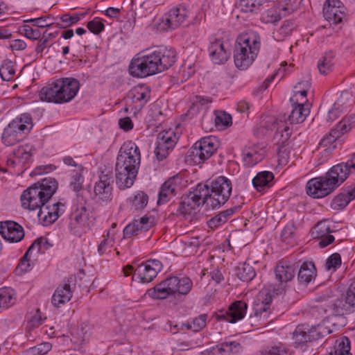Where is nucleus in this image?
Segmentation results:
<instances>
[{"label":"nucleus","instance_id":"1","mask_svg":"<svg viewBox=\"0 0 355 355\" xmlns=\"http://www.w3.org/2000/svg\"><path fill=\"white\" fill-rule=\"evenodd\" d=\"M175 61L174 49L159 47L152 52H143L135 57L129 66V72L134 77L144 78L168 69Z\"/></svg>","mask_w":355,"mask_h":355},{"label":"nucleus","instance_id":"2","mask_svg":"<svg viewBox=\"0 0 355 355\" xmlns=\"http://www.w3.org/2000/svg\"><path fill=\"white\" fill-rule=\"evenodd\" d=\"M141 162L139 147L131 141L121 147L115 164L116 184L120 189L131 187L137 178Z\"/></svg>","mask_w":355,"mask_h":355},{"label":"nucleus","instance_id":"3","mask_svg":"<svg viewBox=\"0 0 355 355\" xmlns=\"http://www.w3.org/2000/svg\"><path fill=\"white\" fill-rule=\"evenodd\" d=\"M58 188V181L53 178H45L27 188L21 196V206L33 211L40 209L48 203Z\"/></svg>","mask_w":355,"mask_h":355},{"label":"nucleus","instance_id":"4","mask_svg":"<svg viewBox=\"0 0 355 355\" xmlns=\"http://www.w3.org/2000/svg\"><path fill=\"white\" fill-rule=\"evenodd\" d=\"M80 89L79 82L73 78H60L44 87L40 98L49 103H64L71 101Z\"/></svg>","mask_w":355,"mask_h":355},{"label":"nucleus","instance_id":"5","mask_svg":"<svg viewBox=\"0 0 355 355\" xmlns=\"http://www.w3.org/2000/svg\"><path fill=\"white\" fill-rule=\"evenodd\" d=\"M260 46V37L257 33L249 31L239 35L234 54L235 66L241 70L249 67L257 58Z\"/></svg>","mask_w":355,"mask_h":355},{"label":"nucleus","instance_id":"6","mask_svg":"<svg viewBox=\"0 0 355 355\" xmlns=\"http://www.w3.org/2000/svg\"><path fill=\"white\" fill-rule=\"evenodd\" d=\"M343 173L342 168L334 166L325 175L309 180L306 187L307 194L314 198L328 196L345 181L343 178L345 174Z\"/></svg>","mask_w":355,"mask_h":355},{"label":"nucleus","instance_id":"7","mask_svg":"<svg viewBox=\"0 0 355 355\" xmlns=\"http://www.w3.org/2000/svg\"><path fill=\"white\" fill-rule=\"evenodd\" d=\"M92 211L91 208L79 193L73 199L71 212L69 216L68 228L76 236H81L91 228Z\"/></svg>","mask_w":355,"mask_h":355},{"label":"nucleus","instance_id":"8","mask_svg":"<svg viewBox=\"0 0 355 355\" xmlns=\"http://www.w3.org/2000/svg\"><path fill=\"white\" fill-rule=\"evenodd\" d=\"M193 286L191 279L187 277H169L147 291L148 295L155 299L163 300L168 296L187 295Z\"/></svg>","mask_w":355,"mask_h":355},{"label":"nucleus","instance_id":"9","mask_svg":"<svg viewBox=\"0 0 355 355\" xmlns=\"http://www.w3.org/2000/svg\"><path fill=\"white\" fill-rule=\"evenodd\" d=\"M207 196L208 186L199 183L193 191L182 196L178 214L185 216L196 213L201 205H207Z\"/></svg>","mask_w":355,"mask_h":355},{"label":"nucleus","instance_id":"10","mask_svg":"<svg viewBox=\"0 0 355 355\" xmlns=\"http://www.w3.org/2000/svg\"><path fill=\"white\" fill-rule=\"evenodd\" d=\"M217 148L218 142L215 137H204L189 150L187 161L193 164H201L212 156Z\"/></svg>","mask_w":355,"mask_h":355},{"label":"nucleus","instance_id":"11","mask_svg":"<svg viewBox=\"0 0 355 355\" xmlns=\"http://www.w3.org/2000/svg\"><path fill=\"white\" fill-rule=\"evenodd\" d=\"M232 189L229 179L224 176L217 178L211 182V193L208 187L207 206L216 209L224 205L229 199Z\"/></svg>","mask_w":355,"mask_h":355},{"label":"nucleus","instance_id":"12","mask_svg":"<svg viewBox=\"0 0 355 355\" xmlns=\"http://www.w3.org/2000/svg\"><path fill=\"white\" fill-rule=\"evenodd\" d=\"M332 331L324 322L308 329L304 325H299L293 332V345L295 348L302 347L308 342L316 340L331 334Z\"/></svg>","mask_w":355,"mask_h":355},{"label":"nucleus","instance_id":"13","mask_svg":"<svg viewBox=\"0 0 355 355\" xmlns=\"http://www.w3.org/2000/svg\"><path fill=\"white\" fill-rule=\"evenodd\" d=\"M286 119V115H284L280 119V123H277V134L276 139H278L277 141V155H278V163L279 165H286L288 163L289 159L288 149L286 146V143L288 141L291 137V130L286 123L283 122V120Z\"/></svg>","mask_w":355,"mask_h":355},{"label":"nucleus","instance_id":"14","mask_svg":"<svg viewBox=\"0 0 355 355\" xmlns=\"http://www.w3.org/2000/svg\"><path fill=\"white\" fill-rule=\"evenodd\" d=\"M189 14L187 6L183 4L171 9L162 19V28L175 29L186 20Z\"/></svg>","mask_w":355,"mask_h":355},{"label":"nucleus","instance_id":"15","mask_svg":"<svg viewBox=\"0 0 355 355\" xmlns=\"http://www.w3.org/2000/svg\"><path fill=\"white\" fill-rule=\"evenodd\" d=\"M162 270V264L157 259H149L139 265L133 275L140 282L146 284L152 282Z\"/></svg>","mask_w":355,"mask_h":355},{"label":"nucleus","instance_id":"16","mask_svg":"<svg viewBox=\"0 0 355 355\" xmlns=\"http://www.w3.org/2000/svg\"><path fill=\"white\" fill-rule=\"evenodd\" d=\"M323 15L334 25L343 24L346 19L345 8L339 0H327L323 7Z\"/></svg>","mask_w":355,"mask_h":355},{"label":"nucleus","instance_id":"17","mask_svg":"<svg viewBox=\"0 0 355 355\" xmlns=\"http://www.w3.org/2000/svg\"><path fill=\"white\" fill-rule=\"evenodd\" d=\"M176 144V137L173 131H164L157 135L155 153L158 160L167 157Z\"/></svg>","mask_w":355,"mask_h":355},{"label":"nucleus","instance_id":"18","mask_svg":"<svg viewBox=\"0 0 355 355\" xmlns=\"http://www.w3.org/2000/svg\"><path fill=\"white\" fill-rule=\"evenodd\" d=\"M64 208L65 205L61 202H53L52 205H49V202L39 209L37 217L45 225L52 224L64 213Z\"/></svg>","mask_w":355,"mask_h":355},{"label":"nucleus","instance_id":"19","mask_svg":"<svg viewBox=\"0 0 355 355\" xmlns=\"http://www.w3.org/2000/svg\"><path fill=\"white\" fill-rule=\"evenodd\" d=\"M112 176L110 174L102 173L99 180L94 186L95 198L100 203H107L112 198V188L111 187Z\"/></svg>","mask_w":355,"mask_h":355},{"label":"nucleus","instance_id":"20","mask_svg":"<svg viewBox=\"0 0 355 355\" xmlns=\"http://www.w3.org/2000/svg\"><path fill=\"white\" fill-rule=\"evenodd\" d=\"M0 234L11 243H17L24 236L23 227L11 220L0 222Z\"/></svg>","mask_w":355,"mask_h":355},{"label":"nucleus","instance_id":"21","mask_svg":"<svg viewBox=\"0 0 355 355\" xmlns=\"http://www.w3.org/2000/svg\"><path fill=\"white\" fill-rule=\"evenodd\" d=\"M182 179L174 175L164 182L159 192L158 204L166 202L181 189Z\"/></svg>","mask_w":355,"mask_h":355},{"label":"nucleus","instance_id":"22","mask_svg":"<svg viewBox=\"0 0 355 355\" xmlns=\"http://www.w3.org/2000/svg\"><path fill=\"white\" fill-rule=\"evenodd\" d=\"M248 309V304L243 301H236L232 303L227 311L220 312L218 318L226 320L230 323H234L244 318Z\"/></svg>","mask_w":355,"mask_h":355},{"label":"nucleus","instance_id":"23","mask_svg":"<svg viewBox=\"0 0 355 355\" xmlns=\"http://www.w3.org/2000/svg\"><path fill=\"white\" fill-rule=\"evenodd\" d=\"M272 289L270 286L268 288H263L257 296L254 302L253 310L254 315H250V319L254 321V318H257L263 312H266L269 309L270 304L272 300Z\"/></svg>","mask_w":355,"mask_h":355},{"label":"nucleus","instance_id":"24","mask_svg":"<svg viewBox=\"0 0 355 355\" xmlns=\"http://www.w3.org/2000/svg\"><path fill=\"white\" fill-rule=\"evenodd\" d=\"M208 51L210 58L214 64H224L230 57V52L220 40H215L214 42H211Z\"/></svg>","mask_w":355,"mask_h":355},{"label":"nucleus","instance_id":"25","mask_svg":"<svg viewBox=\"0 0 355 355\" xmlns=\"http://www.w3.org/2000/svg\"><path fill=\"white\" fill-rule=\"evenodd\" d=\"M265 153V149L259 145L246 147L242 153L243 162L246 166L252 167L263 159Z\"/></svg>","mask_w":355,"mask_h":355},{"label":"nucleus","instance_id":"26","mask_svg":"<svg viewBox=\"0 0 355 355\" xmlns=\"http://www.w3.org/2000/svg\"><path fill=\"white\" fill-rule=\"evenodd\" d=\"M133 103H138L136 109L141 110L150 98V89L144 85H137L132 88L128 95Z\"/></svg>","mask_w":355,"mask_h":355},{"label":"nucleus","instance_id":"27","mask_svg":"<svg viewBox=\"0 0 355 355\" xmlns=\"http://www.w3.org/2000/svg\"><path fill=\"white\" fill-rule=\"evenodd\" d=\"M73 295V290L68 283L58 286L51 298L52 304L57 308L68 302Z\"/></svg>","mask_w":355,"mask_h":355},{"label":"nucleus","instance_id":"28","mask_svg":"<svg viewBox=\"0 0 355 355\" xmlns=\"http://www.w3.org/2000/svg\"><path fill=\"white\" fill-rule=\"evenodd\" d=\"M296 268L286 261H281L275 267L276 279L281 283H286L295 277Z\"/></svg>","mask_w":355,"mask_h":355},{"label":"nucleus","instance_id":"29","mask_svg":"<svg viewBox=\"0 0 355 355\" xmlns=\"http://www.w3.org/2000/svg\"><path fill=\"white\" fill-rule=\"evenodd\" d=\"M310 110L308 104L304 103L293 105V109L288 116L291 124L302 123L309 114Z\"/></svg>","mask_w":355,"mask_h":355},{"label":"nucleus","instance_id":"30","mask_svg":"<svg viewBox=\"0 0 355 355\" xmlns=\"http://www.w3.org/2000/svg\"><path fill=\"white\" fill-rule=\"evenodd\" d=\"M16 125L15 123H10L4 129L1 139L7 146L16 144L23 138L24 133L16 129Z\"/></svg>","mask_w":355,"mask_h":355},{"label":"nucleus","instance_id":"31","mask_svg":"<svg viewBox=\"0 0 355 355\" xmlns=\"http://www.w3.org/2000/svg\"><path fill=\"white\" fill-rule=\"evenodd\" d=\"M316 277V269L312 262H304L298 271L297 278L300 284L307 285Z\"/></svg>","mask_w":355,"mask_h":355},{"label":"nucleus","instance_id":"32","mask_svg":"<svg viewBox=\"0 0 355 355\" xmlns=\"http://www.w3.org/2000/svg\"><path fill=\"white\" fill-rule=\"evenodd\" d=\"M288 13L284 4H277L267 10L262 15V21L265 23H275Z\"/></svg>","mask_w":355,"mask_h":355},{"label":"nucleus","instance_id":"33","mask_svg":"<svg viewBox=\"0 0 355 355\" xmlns=\"http://www.w3.org/2000/svg\"><path fill=\"white\" fill-rule=\"evenodd\" d=\"M239 208L240 207H234L220 211L208 220V226L211 229L218 228L225 224Z\"/></svg>","mask_w":355,"mask_h":355},{"label":"nucleus","instance_id":"34","mask_svg":"<svg viewBox=\"0 0 355 355\" xmlns=\"http://www.w3.org/2000/svg\"><path fill=\"white\" fill-rule=\"evenodd\" d=\"M274 179V175L272 172L264 171L259 172L252 179V184L254 187L261 192L266 187H270Z\"/></svg>","mask_w":355,"mask_h":355},{"label":"nucleus","instance_id":"35","mask_svg":"<svg viewBox=\"0 0 355 355\" xmlns=\"http://www.w3.org/2000/svg\"><path fill=\"white\" fill-rule=\"evenodd\" d=\"M296 26L293 20H285L281 26L273 31L272 37L276 41H283L292 33Z\"/></svg>","mask_w":355,"mask_h":355},{"label":"nucleus","instance_id":"36","mask_svg":"<svg viewBox=\"0 0 355 355\" xmlns=\"http://www.w3.org/2000/svg\"><path fill=\"white\" fill-rule=\"evenodd\" d=\"M349 307L346 300H344L343 297H340L331 300L329 303L328 309H327L326 311H329L333 315H340L344 314Z\"/></svg>","mask_w":355,"mask_h":355},{"label":"nucleus","instance_id":"37","mask_svg":"<svg viewBox=\"0 0 355 355\" xmlns=\"http://www.w3.org/2000/svg\"><path fill=\"white\" fill-rule=\"evenodd\" d=\"M10 123H15L16 129L26 134L30 132L33 127L32 118L28 113L21 114L17 116Z\"/></svg>","mask_w":355,"mask_h":355},{"label":"nucleus","instance_id":"38","mask_svg":"<svg viewBox=\"0 0 355 355\" xmlns=\"http://www.w3.org/2000/svg\"><path fill=\"white\" fill-rule=\"evenodd\" d=\"M236 275L241 280L248 282L254 278L256 272L251 265L242 263L236 267Z\"/></svg>","mask_w":355,"mask_h":355},{"label":"nucleus","instance_id":"39","mask_svg":"<svg viewBox=\"0 0 355 355\" xmlns=\"http://www.w3.org/2000/svg\"><path fill=\"white\" fill-rule=\"evenodd\" d=\"M334 57L332 53H327L319 60L318 68L320 74L327 75L333 70Z\"/></svg>","mask_w":355,"mask_h":355},{"label":"nucleus","instance_id":"40","mask_svg":"<svg viewBox=\"0 0 355 355\" xmlns=\"http://www.w3.org/2000/svg\"><path fill=\"white\" fill-rule=\"evenodd\" d=\"M343 134L338 131V129L336 127L332 129L331 132L326 135L320 142V148H325L324 150L329 148H335L336 146L334 144V142L338 139Z\"/></svg>","mask_w":355,"mask_h":355},{"label":"nucleus","instance_id":"41","mask_svg":"<svg viewBox=\"0 0 355 355\" xmlns=\"http://www.w3.org/2000/svg\"><path fill=\"white\" fill-rule=\"evenodd\" d=\"M15 74L14 63L10 60H4L0 66V76L4 81L13 79Z\"/></svg>","mask_w":355,"mask_h":355},{"label":"nucleus","instance_id":"42","mask_svg":"<svg viewBox=\"0 0 355 355\" xmlns=\"http://www.w3.org/2000/svg\"><path fill=\"white\" fill-rule=\"evenodd\" d=\"M350 197L348 196L345 189L337 195L331 202V208L334 210H340L345 208L351 201Z\"/></svg>","mask_w":355,"mask_h":355},{"label":"nucleus","instance_id":"43","mask_svg":"<svg viewBox=\"0 0 355 355\" xmlns=\"http://www.w3.org/2000/svg\"><path fill=\"white\" fill-rule=\"evenodd\" d=\"M13 291L10 288H0V308H8L15 303Z\"/></svg>","mask_w":355,"mask_h":355},{"label":"nucleus","instance_id":"44","mask_svg":"<svg viewBox=\"0 0 355 355\" xmlns=\"http://www.w3.org/2000/svg\"><path fill=\"white\" fill-rule=\"evenodd\" d=\"M264 0H240L239 6L244 12H252L259 10Z\"/></svg>","mask_w":355,"mask_h":355},{"label":"nucleus","instance_id":"45","mask_svg":"<svg viewBox=\"0 0 355 355\" xmlns=\"http://www.w3.org/2000/svg\"><path fill=\"white\" fill-rule=\"evenodd\" d=\"M32 251H29V248L27 250L26 253L21 257L19 263L15 268V273L17 275H21L32 268V265L30 261L29 256Z\"/></svg>","mask_w":355,"mask_h":355},{"label":"nucleus","instance_id":"46","mask_svg":"<svg viewBox=\"0 0 355 355\" xmlns=\"http://www.w3.org/2000/svg\"><path fill=\"white\" fill-rule=\"evenodd\" d=\"M214 122L218 128H227L232 124V116L225 111H216Z\"/></svg>","mask_w":355,"mask_h":355},{"label":"nucleus","instance_id":"47","mask_svg":"<svg viewBox=\"0 0 355 355\" xmlns=\"http://www.w3.org/2000/svg\"><path fill=\"white\" fill-rule=\"evenodd\" d=\"M354 126H355V114L344 117L336 125L338 131L343 135L349 132Z\"/></svg>","mask_w":355,"mask_h":355},{"label":"nucleus","instance_id":"48","mask_svg":"<svg viewBox=\"0 0 355 355\" xmlns=\"http://www.w3.org/2000/svg\"><path fill=\"white\" fill-rule=\"evenodd\" d=\"M148 196L143 191H138L132 200V207L139 210L144 209L148 204Z\"/></svg>","mask_w":355,"mask_h":355},{"label":"nucleus","instance_id":"49","mask_svg":"<svg viewBox=\"0 0 355 355\" xmlns=\"http://www.w3.org/2000/svg\"><path fill=\"white\" fill-rule=\"evenodd\" d=\"M82 15L73 14H64L60 17L62 24H57V27L60 28H65L76 24L80 19Z\"/></svg>","mask_w":355,"mask_h":355},{"label":"nucleus","instance_id":"50","mask_svg":"<svg viewBox=\"0 0 355 355\" xmlns=\"http://www.w3.org/2000/svg\"><path fill=\"white\" fill-rule=\"evenodd\" d=\"M331 232V225L327 220L320 221L315 226L313 234L315 238L325 236Z\"/></svg>","mask_w":355,"mask_h":355},{"label":"nucleus","instance_id":"51","mask_svg":"<svg viewBox=\"0 0 355 355\" xmlns=\"http://www.w3.org/2000/svg\"><path fill=\"white\" fill-rule=\"evenodd\" d=\"M132 223H137V232L139 234L145 233L148 231L153 227V222L150 218L144 216L139 219H135Z\"/></svg>","mask_w":355,"mask_h":355},{"label":"nucleus","instance_id":"52","mask_svg":"<svg viewBox=\"0 0 355 355\" xmlns=\"http://www.w3.org/2000/svg\"><path fill=\"white\" fill-rule=\"evenodd\" d=\"M52 348V345L49 343H42L33 347L30 348L27 351V355H45Z\"/></svg>","mask_w":355,"mask_h":355},{"label":"nucleus","instance_id":"53","mask_svg":"<svg viewBox=\"0 0 355 355\" xmlns=\"http://www.w3.org/2000/svg\"><path fill=\"white\" fill-rule=\"evenodd\" d=\"M15 157L23 162L29 159L31 157V147L29 146H19L12 151Z\"/></svg>","mask_w":355,"mask_h":355},{"label":"nucleus","instance_id":"54","mask_svg":"<svg viewBox=\"0 0 355 355\" xmlns=\"http://www.w3.org/2000/svg\"><path fill=\"white\" fill-rule=\"evenodd\" d=\"M30 22L33 26L38 28L51 27L54 24L52 19L49 16H43L37 18L30 19L26 21Z\"/></svg>","mask_w":355,"mask_h":355},{"label":"nucleus","instance_id":"55","mask_svg":"<svg viewBox=\"0 0 355 355\" xmlns=\"http://www.w3.org/2000/svg\"><path fill=\"white\" fill-rule=\"evenodd\" d=\"M207 315L202 314L196 318L191 322V324L187 326V329H192L198 332L206 326Z\"/></svg>","mask_w":355,"mask_h":355},{"label":"nucleus","instance_id":"56","mask_svg":"<svg viewBox=\"0 0 355 355\" xmlns=\"http://www.w3.org/2000/svg\"><path fill=\"white\" fill-rule=\"evenodd\" d=\"M335 166L339 167L340 168H345V171L343 170V173L345 174V176L343 178L345 180L349 175L352 170L355 171V153L352 155L351 158L347 162H343Z\"/></svg>","mask_w":355,"mask_h":355},{"label":"nucleus","instance_id":"57","mask_svg":"<svg viewBox=\"0 0 355 355\" xmlns=\"http://www.w3.org/2000/svg\"><path fill=\"white\" fill-rule=\"evenodd\" d=\"M51 245L49 243L48 239L46 238L40 237L36 239L28 248L29 251H33L37 249L38 252H42L51 247Z\"/></svg>","mask_w":355,"mask_h":355},{"label":"nucleus","instance_id":"58","mask_svg":"<svg viewBox=\"0 0 355 355\" xmlns=\"http://www.w3.org/2000/svg\"><path fill=\"white\" fill-rule=\"evenodd\" d=\"M349 350L350 342L347 337H343L335 349L334 355H352Z\"/></svg>","mask_w":355,"mask_h":355},{"label":"nucleus","instance_id":"59","mask_svg":"<svg viewBox=\"0 0 355 355\" xmlns=\"http://www.w3.org/2000/svg\"><path fill=\"white\" fill-rule=\"evenodd\" d=\"M341 264V257L338 253L331 254L326 261L325 268L327 270H336Z\"/></svg>","mask_w":355,"mask_h":355},{"label":"nucleus","instance_id":"60","mask_svg":"<svg viewBox=\"0 0 355 355\" xmlns=\"http://www.w3.org/2000/svg\"><path fill=\"white\" fill-rule=\"evenodd\" d=\"M241 347L239 343L236 341H226L221 344L219 351L238 353L241 351Z\"/></svg>","mask_w":355,"mask_h":355},{"label":"nucleus","instance_id":"61","mask_svg":"<svg viewBox=\"0 0 355 355\" xmlns=\"http://www.w3.org/2000/svg\"><path fill=\"white\" fill-rule=\"evenodd\" d=\"M83 176L82 171H76L74 175L71 177L70 182V187H72L73 190L76 192L80 191L83 188Z\"/></svg>","mask_w":355,"mask_h":355},{"label":"nucleus","instance_id":"62","mask_svg":"<svg viewBox=\"0 0 355 355\" xmlns=\"http://www.w3.org/2000/svg\"><path fill=\"white\" fill-rule=\"evenodd\" d=\"M21 33L27 38L33 40H37L41 36V33L38 29H34L28 25L23 26L21 28Z\"/></svg>","mask_w":355,"mask_h":355},{"label":"nucleus","instance_id":"63","mask_svg":"<svg viewBox=\"0 0 355 355\" xmlns=\"http://www.w3.org/2000/svg\"><path fill=\"white\" fill-rule=\"evenodd\" d=\"M87 27L92 33L98 35L103 31L105 26L98 18H94L87 23Z\"/></svg>","mask_w":355,"mask_h":355},{"label":"nucleus","instance_id":"64","mask_svg":"<svg viewBox=\"0 0 355 355\" xmlns=\"http://www.w3.org/2000/svg\"><path fill=\"white\" fill-rule=\"evenodd\" d=\"M285 354L286 350L282 345L271 347L261 352V355H284Z\"/></svg>","mask_w":355,"mask_h":355}]
</instances>
